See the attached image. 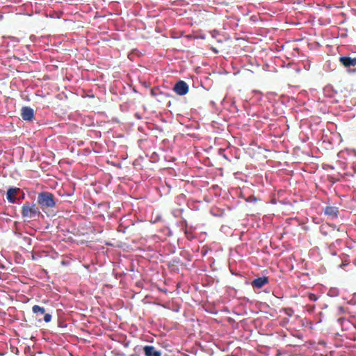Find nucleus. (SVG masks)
<instances>
[{"label":"nucleus","instance_id":"f257e3e1","mask_svg":"<svg viewBox=\"0 0 356 356\" xmlns=\"http://www.w3.org/2000/svg\"><path fill=\"white\" fill-rule=\"evenodd\" d=\"M37 203L40 209L44 212H46L47 210L56 207V199L54 195L50 192H41L38 195Z\"/></svg>","mask_w":356,"mask_h":356},{"label":"nucleus","instance_id":"f03ea898","mask_svg":"<svg viewBox=\"0 0 356 356\" xmlns=\"http://www.w3.org/2000/svg\"><path fill=\"white\" fill-rule=\"evenodd\" d=\"M40 215V211L35 204L25 203L22 207V216L24 219L34 218Z\"/></svg>","mask_w":356,"mask_h":356},{"label":"nucleus","instance_id":"7ed1b4c3","mask_svg":"<svg viewBox=\"0 0 356 356\" xmlns=\"http://www.w3.org/2000/svg\"><path fill=\"white\" fill-rule=\"evenodd\" d=\"M174 91L179 95H184L188 92V86L184 81H179L174 86Z\"/></svg>","mask_w":356,"mask_h":356},{"label":"nucleus","instance_id":"20e7f679","mask_svg":"<svg viewBox=\"0 0 356 356\" xmlns=\"http://www.w3.org/2000/svg\"><path fill=\"white\" fill-rule=\"evenodd\" d=\"M20 192V188L16 187L9 188L6 193V198L10 203L14 204L17 202V195Z\"/></svg>","mask_w":356,"mask_h":356},{"label":"nucleus","instance_id":"39448f33","mask_svg":"<svg viewBox=\"0 0 356 356\" xmlns=\"http://www.w3.org/2000/svg\"><path fill=\"white\" fill-rule=\"evenodd\" d=\"M21 117L24 120L31 121L34 118V111L29 106H23L21 109Z\"/></svg>","mask_w":356,"mask_h":356},{"label":"nucleus","instance_id":"423d86ee","mask_svg":"<svg viewBox=\"0 0 356 356\" xmlns=\"http://www.w3.org/2000/svg\"><path fill=\"white\" fill-rule=\"evenodd\" d=\"M32 312L35 314H44L43 319L46 323H49L51 321V315L50 314H46L45 309L43 307L34 305L32 307Z\"/></svg>","mask_w":356,"mask_h":356},{"label":"nucleus","instance_id":"0eeeda50","mask_svg":"<svg viewBox=\"0 0 356 356\" xmlns=\"http://www.w3.org/2000/svg\"><path fill=\"white\" fill-rule=\"evenodd\" d=\"M269 282V279L268 277L263 276L261 277H258L254 279L251 284L254 289H261L266 284Z\"/></svg>","mask_w":356,"mask_h":356},{"label":"nucleus","instance_id":"6e6552de","mask_svg":"<svg viewBox=\"0 0 356 356\" xmlns=\"http://www.w3.org/2000/svg\"><path fill=\"white\" fill-rule=\"evenodd\" d=\"M339 62L345 67H355L356 65V58L349 56H341L339 58Z\"/></svg>","mask_w":356,"mask_h":356},{"label":"nucleus","instance_id":"1a4fd4ad","mask_svg":"<svg viewBox=\"0 0 356 356\" xmlns=\"http://www.w3.org/2000/svg\"><path fill=\"white\" fill-rule=\"evenodd\" d=\"M145 356H161V353L153 346H145L143 348Z\"/></svg>","mask_w":356,"mask_h":356},{"label":"nucleus","instance_id":"9d476101","mask_svg":"<svg viewBox=\"0 0 356 356\" xmlns=\"http://www.w3.org/2000/svg\"><path fill=\"white\" fill-rule=\"evenodd\" d=\"M325 214L332 218H335L338 216L339 209L337 207L327 206L324 210Z\"/></svg>","mask_w":356,"mask_h":356},{"label":"nucleus","instance_id":"9b49d317","mask_svg":"<svg viewBox=\"0 0 356 356\" xmlns=\"http://www.w3.org/2000/svg\"><path fill=\"white\" fill-rule=\"evenodd\" d=\"M284 313L289 316H292V315L293 314V310L291 308H284Z\"/></svg>","mask_w":356,"mask_h":356},{"label":"nucleus","instance_id":"f8f14e48","mask_svg":"<svg viewBox=\"0 0 356 356\" xmlns=\"http://www.w3.org/2000/svg\"><path fill=\"white\" fill-rule=\"evenodd\" d=\"M309 300H312V301H316L317 300V297L315 294H313V293H310L309 295Z\"/></svg>","mask_w":356,"mask_h":356},{"label":"nucleus","instance_id":"ddd939ff","mask_svg":"<svg viewBox=\"0 0 356 356\" xmlns=\"http://www.w3.org/2000/svg\"><path fill=\"white\" fill-rule=\"evenodd\" d=\"M348 264H346V262H343L341 264H340V266L342 267L343 266H346Z\"/></svg>","mask_w":356,"mask_h":356}]
</instances>
